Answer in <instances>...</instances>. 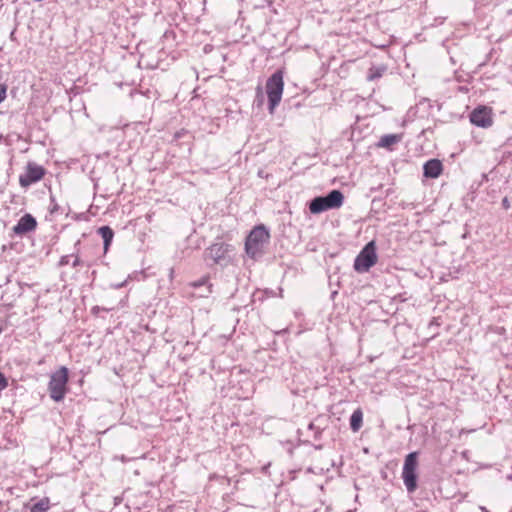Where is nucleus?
I'll return each mask as SVG.
<instances>
[{
  "instance_id": "f257e3e1",
  "label": "nucleus",
  "mask_w": 512,
  "mask_h": 512,
  "mask_svg": "<svg viewBox=\"0 0 512 512\" xmlns=\"http://www.w3.org/2000/svg\"><path fill=\"white\" fill-rule=\"evenodd\" d=\"M344 203V194L338 190L333 189L326 195L316 196L308 203V208L311 214H320L328 210L338 209Z\"/></svg>"
},
{
  "instance_id": "f03ea898",
  "label": "nucleus",
  "mask_w": 512,
  "mask_h": 512,
  "mask_svg": "<svg viewBox=\"0 0 512 512\" xmlns=\"http://www.w3.org/2000/svg\"><path fill=\"white\" fill-rule=\"evenodd\" d=\"M270 234L265 225L255 226L249 233L245 241V251L253 259L263 254L264 246L269 242Z\"/></svg>"
},
{
  "instance_id": "7ed1b4c3",
  "label": "nucleus",
  "mask_w": 512,
  "mask_h": 512,
  "mask_svg": "<svg viewBox=\"0 0 512 512\" xmlns=\"http://www.w3.org/2000/svg\"><path fill=\"white\" fill-rule=\"evenodd\" d=\"M234 251V247L231 244L225 242H216L210 245L204 251V260L209 265H220L227 266L231 262V253Z\"/></svg>"
},
{
  "instance_id": "20e7f679",
  "label": "nucleus",
  "mask_w": 512,
  "mask_h": 512,
  "mask_svg": "<svg viewBox=\"0 0 512 512\" xmlns=\"http://www.w3.org/2000/svg\"><path fill=\"white\" fill-rule=\"evenodd\" d=\"M68 380L69 370L65 366H61L58 370L51 374L50 381L48 383V391L50 398L55 402H60L64 399L68 391Z\"/></svg>"
},
{
  "instance_id": "39448f33",
  "label": "nucleus",
  "mask_w": 512,
  "mask_h": 512,
  "mask_svg": "<svg viewBox=\"0 0 512 512\" xmlns=\"http://www.w3.org/2000/svg\"><path fill=\"white\" fill-rule=\"evenodd\" d=\"M418 455L417 451H413L407 454L404 459L402 479L409 493L415 492L418 487Z\"/></svg>"
},
{
  "instance_id": "423d86ee",
  "label": "nucleus",
  "mask_w": 512,
  "mask_h": 512,
  "mask_svg": "<svg viewBox=\"0 0 512 512\" xmlns=\"http://www.w3.org/2000/svg\"><path fill=\"white\" fill-rule=\"evenodd\" d=\"M284 88L283 72L275 71L266 82V93L268 97V109L270 113L274 112L276 106L280 103Z\"/></svg>"
},
{
  "instance_id": "0eeeda50",
  "label": "nucleus",
  "mask_w": 512,
  "mask_h": 512,
  "mask_svg": "<svg viewBox=\"0 0 512 512\" xmlns=\"http://www.w3.org/2000/svg\"><path fill=\"white\" fill-rule=\"evenodd\" d=\"M377 262L376 246L374 241L368 242L354 260V270L358 273L368 272Z\"/></svg>"
},
{
  "instance_id": "6e6552de",
  "label": "nucleus",
  "mask_w": 512,
  "mask_h": 512,
  "mask_svg": "<svg viewBox=\"0 0 512 512\" xmlns=\"http://www.w3.org/2000/svg\"><path fill=\"white\" fill-rule=\"evenodd\" d=\"M45 173L46 170L43 166L34 162H28L25 172L19 176V184L21 187L27 188L40 181L44 177Z\"/></svg>"
},
{
  "instance_id": "1a4fd4ad",
  "label": "nucleus",
  "mask_w": 512,
  "mask_h": 512,
  "mask_svg": "<svg viewBox=\"0 0 512 512\" xmlns=\"http://www.w3.org/2000/svg\"><path fill=\"white\" fill-rule=\"evenodd\" d=\"M470 122L477 127L488 128L492 125L491 110L485 106H479L470 113Z\"/></svg>"
},
{
  "instance_id": "9d476101",
  "label": "nucleus",
  "mask_w": 512,
  "mask_h": 512,
  "mask_svg": "<svg viewBox=\"0 0 512 512\" xmlns=\"http://www.w3.org/2000/svg\"><path fill=\"white\" fill-rule=\"evenodd\" d=\"M37 227L35 217L29 213L24 214L13 227V232L17 236H24L34 231Z\"/></svg>"
},
{
  "instance_id": "9b49d317",
  "label": "nucleus",
  "mask_w": 512,
  "mask_h": 512,
  "mask_svg": "<svg viewBox=\"0 0 512 512\" xmlns=\"http://www.w3.org/2000/svg\"><path fill=\"white\" fill-rule=\"evenodd\" d=\"M442 172L443 164L439 159H429L423 165V176L425 178L436 179L442 174Z\"/></svg>"
},
{
  "instance_id": "f8f14e48",
  "label": "nucleus",
  "mask_w": 512,
  "mask_h": 512,
  "mask_svg": "<svg viewBox=\"0 0 512 512\" xmlns=\"http://www.w3.org/2000/svg\"><path fill=\"white\" fill-rule=\"evenodd\" d=\"M209 275H205L199 280L189 283V286L196 289L205 287V292H195L197 297H208L212 293V284L209 282Z\"/></svg>"
},
{
  "instance_id": "ddd939ff",
  "label": "nucleus",
  "mask_w": 512,
  "mask_h": 512,
  "mask_svg": "<svg viewBox=\"0 0 512 512\" xmlns=\"http://www.w3.org/2000/svg\"><path fill=\"white\" fill-rule=\"evenodd\" d=\"M97 233L103 239L104 251L107 252L114 238V231L110 226H101L98 228Z\"/></svg>"
},
{
  "instance_id": "4468645a",
  "label": "nucleus",
  "mask_w": 512,
  "mask_h": 512,
  "mask_svg": "<svg viewBox=\"0 0 512 512\" xmlns=\"http://www.w3.org/2000/svg\"><path fill=\"white\" fill-rule=\"evenodd\" d=\"M401 139H402L401 134H386L380 138L378 146L391 150L392 146L394 144L399 143L401 141Z\"/></svg>"
},
{
  "instance_id": "2eb2a0df",
  "label": "nucleus",
  "mask_w": 512,
  "mask_h": 512,
  "mask_svg": "<svg viewBox=\"0 0 512 512\" xmlns=\"http://www.w3.org/2000/svg\"><path fill=\"white\" fill-rule=\"evenodd\" d=\"M350 428L353 432H357L360 430L363 424V412L360 408H357L353 411L350 416Z\"/></svg>"
},
{
  "instance_id": "dca6fc26",
  "label": "nucleus",
  "mask_w": 512,
  "mask_h": 512,
  "mask_svg": "<svg viewBox=\"0 0 512 512\" xmlns=\"http://www.w3.org/2000/svg\"><path fill=\"white\" fill-rule=\"evenodd\" d=\"M384 71V69H380V68H376L375 70L374 69H370V73L368 75V80L370 81H373L375 80L376 78H379L382 76V72Z\"/></svg>"
},
{
  "instance_id": "f3484780",
  "label": "nucleus",
  "mask_w": 512,
  "mask_h": 512,
  "mask_svg": "<svg viewBox=\"0 0 512 512\" xmlns=\"http://www.w3.org/2000/svg\"><path fill=\"white\" fill-rule=\"evenodd\" d=\"M50 213L54 214L57 213L60 209L59 205L57 204L55 198L53 196H50Z\"/></svg>"
},
{
  "instance_id": "a211bd4d",
  "label": "nucleus",
  "mask_w": 512,
  "mask_h": 512,
  "mask_svg": "<svg viewBox=\"0 0 512 512\" xmlns=\"http://www.w3.org/2000/svg\"><path fill=\"white\" fill-rule=\"evenodd\" d=\"M8 386V382L3 373L0 372V392Z\"/></svg>"
},
{
  "instance_id": "6ab92c4d",
  "label": "nucleus",
  "mask_w": 512,
  "mask_h": 512,
  "mask_svg": "<svg viewBox=\"0 0 512 512\" xmlns=\"http://www.w3.org/2000/svg\"><path fill=\"white\" fill-rule=\"evenodd\" d=\"M308 429H310V430H315V435H314L315 439L320 438V435H321V432H322V431H321V429H320V428H316V427H315V425H314V423H312V422H311V423L308 425Z\"/></svg>"
},
{
  "instance_id": "aec40b11",
  "label": "nucleus",
  "mask_w": 512,
  "mask_h": 512,
  "mask_svg": "<svg viewBox=\"0 0 512 512\" xmlns=\"http://www.w3.org/2000/svg\"><path fill=\"white\" fill-rule=\"evenodd\" d=\"M70 255H64L59 260V266H65L69 264Z\"/></svg>"
},
{
  "instance_id": "412c9836",
  "label": "nucleus",
  "mask_w": 512,
  "mask_h": 512,
  "mask_svg": "<svg viewBox=\"0 0 512 512\" xmlns=\"http://www.w3.org/2000/svg\"><path fill=\"white\" fill-rule=\"evenodd\" d=\"M6 91V86L0 85V103H2L6 98Z\"/></svg>"
},
{
  "instance_id": "4be33fe9",
  "label": "nucleus",
  "mask_w": 512,
  "mask_h": 512,
  "mask_svg": "<svg viewBox=\"0 0 512 512\" xmlns=\"http://www.w3.org/2000/svg\"><path fill=\"white\" fill-rule=\"evenodd\" d=\"M100 311H108V309L104 308V307H100V306H94L92 307L91 309V312L92 314L94 315H98Z\"/></svg>"
},
{
  "instance_id": "5701e85b",
  "label": "nucleus",
  "mask_w": 512,
  "mask_h": 512,
  "mask_svg": "<svg viewBox=\"0 0 512 512\" xmlns=\"http://www.w3.org/2000/svg\"><path fill=\"white\" fill-rule=\"evenodd\" d=\"M502 207H503L505 210L510 209L511 204H510V201H509V199H508L507 197H504V198L502 199Z\"/></svg>"
},
{
  "instance_id": "b1692460",
  "label": "nucleus",
  "mask_w": 512,
  "mask_h": 512,
  "mask_svg": "<svg viewBox=\"0 0 512 512\" xmlns=\"http://www.w3.org/2000/svg\"><path fill=\"white\" fill-rule=\"evenodd\" d=\"M186 133L185 130H180V131H177L175 132L174 134V137H173V141H177L178 139H180L184 134Z\"/></svg>"
},
{
  "instance_id": "393cba45",
  "label": "nucleus",
  "mask_w": 512,
  "mask_h": 512,
  "mask_svg": "<svg viewBox=\"0 0 512 512\" xmlns=\"http://www.w3.org/2000/svg\"><path fill=\"white\" fill-rule=\"evenodd\" d=\"M81 264H82V261L80 260V258H79L78 256H75V259H74V261L72 262V266H73V267H77V266H79V265H81Z\"/></svg>"
},
{
  "instance_id": "a878e982",
  "label": "nucleus",
  "mask_w": 512,
  "mask_h": 512,
  "mask_svg": "<svg viewBox=\"0 0 512 512\" xmlns=\"http://www.w3.org/2000/svg\"><path fill=\"white\" fill-rule=\"evenodd\" d=\"M480 510H481L482 512H489V511L487 510V508H486V507H484V506H481V507H480Z\"/></svg>"
},
{
  "instance_id": "bb28decb",
  "label": "nucleus",
  "mask_w": 512,
  "mask_h": 512,
  "mask_svg": "<svg viewBox=\"0 0 512 512\" xmlns=\"http://www.w3.org/2000/svg\"><path fill=\"white\" fill-rule=\"evenodd\" d=\"M196 292H205V287H202V288L196 289Z\"/></svg>"
},
{
  "instance_id": "cd10ccee",
  "label": "nucleus",
  "mask_w": 512,
  "mask_h": 512,
  "mask_svg": "<svg viewBox=\"0 0 512 512\" xmlns=\"http://www.w3.org/2000/svg\"><path fill=\"white\" fill-rule=\"evenodd\" d=\"M14 34H15V32H14V31H12V32H11V34H10L11 39L15 38V35H14Z\"/></svg>"
}]
</instances>
